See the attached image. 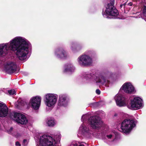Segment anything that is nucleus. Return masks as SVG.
Masks as SVG:
<instances>
[{
	"mask_svg": "<svg viewBox=\"0 0 146 146\" xmlns=\"http://www.w3.org/2000/svg\"><path fill=\"white\" fill-rule=\"evenodd\" d=\"M88 128L85 126L84 124H82L80 127L79 133H86L88 132Z\"/></svg>",
	"mask_w": 146,
	"mask_h": 146,
	"instance_id": "22",
	"label": "nucleus"
},
{
	"mask_svg": "<svg viewBox=\"0 0 146 146\" xmlns=\"http://www.w3.org/2000/svg\"><path fill=\"white\" fill-rule=\"evenodd\" d=\"M28 141L27 140L24 139L23 141V144L24 145H26L28 144Z\"/></svg>",
	"mask_w": 146,
	"mask_h": 146,
	"instance_id": "28",
	"label": "nucleus"
},
{
	"mask_svg": "<svg viewBox=\"0 0 146 146\" xmlns=\"http://www.w3.org/2000/svg\"><path fill=\"white\" fill-rule=\"evenodd\" d=\"M12 129H12V127H11V128H10V129H11V130H12Z\"/></svg>",
	"mask_w": 146,
	"mask_h": 146,
	"instance_id": "32",
	"label": "nucleus"
},
{
	"mask_svg": "<svg viewBox=\"0 0 146 146\" xmlns=\"http://www.w3.org/2000/svg\"><path fill=\"white\" fill-rule=\"evenodd\" d=\"M126 5V4H125L124 5V6H125V5Z\"/></svg>",
	"mask_w": 146,
	"mask_h": 146,
	"instance_id": "33",
	"label": "nucleus"
},
{
	"mask_svg": "<svg viewBox=\"0 0 146 146\" xmlns=\"http://www.w3.org/2000/svg\"><path fill=\"white\" fill-rule=\"evenodd\" d=\"M60 138L59 135H41L38 138L36 146H58Z\"/></svg>",
	"mask_w": 146,
	"mask_h": 146,
	"instance_id": "2",
	"label": "nucleus"
},
{
	"mask_svg": "<svg viewBox=\"0 0 146 146\" xmlns=\"http://www.w3.org/2000/svg\"><path fill=\"white\" fill-rule=\"evenodd\" d=\"M106 137L108 139H114L115 138V134L114 133L112 132L111 134H107Z\"/></svg>",
	"mask_w": 146,
	"mask_h": 146,
	"instance_id": "23",
	"label": "nucleus"
},
{
	"mask_svg": "<svg viewBox=\"0 0 146 146\" xmlns=\"http://www.w3.org/2000/svg\"><path fill=\"white\" fill-rule=\"evenodd\" d=\"M106 13L104 14L103 11L102 14L104 17L107 18V15L115 17L117 16L119 14L118 11L115 9L113 5L111 3L108 4L106 10Z\"/></svg>",
	"mask_w": 146,
	"mask_h": 146,
	"instance_id": "9",
	"label": "nucleus"
},
{
	"mask_svg": "<svg viewBox=\"0 0 146 146\" xmlns=\"http://www.w3.org/2000/svg\"><path fill=\"white\" fill-rule=\"evenodd\" d=\"M58 96L57 94L48 93L45 95V103L48 107L53 108L55 105Z\"/></svg>",
	"mask_w": 146,
	"mask_h": 146,
	"instance_id": "6",
	"label": "nucleus"
},
{
	"mask_svg": "<svg viewBox=\"0 0 146 146\" xmlns=\"http://www.w3.org/2000/svg\"><path fill=\"white\" fill-rule=\"evenodd\" d=\"M16 92L15 91V90L12 89L8 91V93L11 95H13L16 94Z\"/></svg>",
	"mask_w": 146,
	"mask_h": 146,
	"instance_id": "26",
	"label": "nucleus"
},
{
	"mask_svg": "<svg viewBox=\"0 0 146 146\" xmlns=\"http://www.w3.org/2000/svg\"><path fill=\"white\" fill-rule=\"evenodd\" d=\"M15 145L16 146H21V145L19 143V142L18 141L16 142Z\"/></svg>",
	"mask_w": 146,
	"mask_h": 146,
	"instance_id": "30",
	"label": "nucleus"
},
{
	"mask_svg": "<svg viewBox=\"0 0 146 146\" xmlns=\"http://www.w3.org/2000/svg\"><path fill=\"white\" fill-rule=\"evenodd\" d=\"M120 90H123L127 94H133L135 92V88L132 84L130 82L124 83L120 88Z\"/></svg>",
	"mask_w": 146,
	"mask_h": 146,
	"instance_id": "13",
	"label": "nucleus"
},
{
	"mask_svg": "<svg viewBox=\"0 0 146 146\" xmlns=\"http://www.w3.org/2000/svg\"><path fill=\"white\" fill-rule=\"evenodd\" d=\"M136 125L135 121L133 119H127L121 123V131L125 133H129Z\"/></svg>",
	"mask_w": 146,
	"mask_h": 146,
	"instance_id": "4",
	"label": "nucleus"
},
{
	"mask_svg": "<svg viewBox=\"0 0 146 146\" xmlns=\"http://www.w3.org/2000/svg\"><path fill=\"white\" fill-rule=\"evenodd\" d=\"M143 106L142 99L139 97H135L131 100L128 107L131 110H135L141 109Z\"/></svg>",
	"mask_w": 146,
	"mask_h": 146,
	"instance_id": "5",
	"label": "nucleus"
},
{
	"mask_svg": "<svg viewBox=\"0 0 146 146\" xmlns=\"http://www.w3.org/2000/svg\"><path fill=\"white\" fill-rule=\"evenodd\" d=\"M116 104L119 107L126 106L128 104L127 100L122 95L118 94L114 98Z\"/></svg>",
	"mask_w": 146,
	"mask_h": 146,
	"instance_id": "12",
	"label": "nucleus"
},
{
	"mask_svg": "<svg viewBox=\"0 0 146 146\" xmlns=\"http://www.w3.org/2000/svg\"><path fill=\"white\" fill-rule=\"evenodd\" d=\"M127 5L129 6H131L132 5V3H130L127 4Z\"/></svg>",
	"mask_w": 146,
	"mask_h": 146,
	"instance_id": "31",
	"label": "nucleus"
},
{
	"mask_svg": "<svg viewBox=\"0 0 146 146\" xmlns=\"http://www.w3.org/2000/svg\"><path fill=\"white\" fill-rule=\"evenodd\" d=\"M31 45L25 38L18 36L15 37L9 42L0 44V56L4 57L8 54L9 50L16 51V54L20 60H26Z\"/></svg>",
	"mask_w": 146,
	"mask_h": 146,
	"instance_id": "1",
	"label": "nucleus"
},
{
	"mask_svg": "<svg viewBox=\"0 0 146 146\" xmlns=\"http://www.w3.org/2000/svg\"><path fill=\"white\" fill-rule=\"evenodd\" d=\"M89 121L91 126L94 129L97 128L102 123V121L99 117L97 116L90 117Z\"/></svg>",
	"mask_w": 146,
	"mask_h": 146,
	"instance_id": "15",
	"label": "nucleus"
},
{
	"mask_svg": "<svg viewBox=\"0 0 146 146\" xmlns=\"http://www.w3.org/2000/svg\"><path fill=\"white\" fill-rule=\"evenodd\" d=\"M16 64L12 61H5L0 64V68L9 73H12L15 72Z\"/></svg>",
	"mask_w": 146,
	"mask_h": 146,
	"instance_id": "7",
	"label": "nucleus"
},
{
	"mask_svg": "<svg viewBox=\"0 0 146 146\" xmlns=\"http://www.w3.org/2000/svg\"><path fill=\"white\" fill-rule=\"evenodd\" d=\"M8 111V108L6 104L0 103V117H3L7 116Z\"/></svg>",
	"mask_w": 146,
	"mask_h": 146,
	"instance_id": "17",
	"label": "nucleus"
},
{
	"mask_svg": "<svg viewBox=\"0 0 146 146\" xmlns=\"http://www.w3.org/2000/svg\"><path fill=\"white\" fill-rule=\"evenodd\" d=\"M96 92L98 94H100V91L98 89H97L96 90Z\"/></svg>",
	"mask_w": 146,
	"mask_h": 146,
	"instance_id": "29",
	"label": "nucleus"
},
{
	"mask_svg": "<svg viewBox=\"0 0 146 146\" xmlns=\"http://www.w3.org/2000/svg\"><path fill=\"white\" fill-rule=\"evenodd\" d=\"M123 5H121V6H123Z\"/></svg>",
	"mask_w": 146,
	"mask_h": 146,
	"instance_id": "34",
	"label": "nucleus"
},
{
	"mask_svg": "<svg viewBox=\"0 0 146 146\" xmlns=\"http://www.w3.org/2000/svg\"><path fill=\"white\" fill-rule=\"evenodd\" d=\"M143 15L146 17V6H144L143 9Z\"/></svg>",
	"mask_w": 146,
	"mask_h": 146,
	"instance_id": "27",
	"label": "nucleus"
},
{
	"mask_svg": "<svg viewBox=\"0 0 146 146\" xmlns=\"http://www.w3.org/2000/svg\"><path fill=\"white\" fill-rule=\"evenodd\" d=\"M46 123L48 126L52 127L56 125V122L54 118H50L47 119Z\"/></svg>",
	"mask_w": 146,
	"mask_h": 146,
	"instance_id": "20",
	"label": "nucleus"
},
{
	"mask_svg": "<svg viewBox=\"0 0 146 146\" xmlns=\"http://www.w3.org/2000/svg\"><path fill=\"white\" fill-rule=\"evenodd\" d=\"M77 49L78 48H77L74 44H72L71 45L70 49L74 53L77 51Z\"/></svg>",
	"mask_w": 146,
	"mask_h": 146,
	"instance_id": "24",
	"label": "nucleus"
},
{
	"mask_svg": "<svg viewBox=\"0 0 146 146\" xmlns=\"http://www.w3.org/2000/svg\"><path fill=\"white\" fill-rule=\"evenodd\" d=\"M112 75V74L111 73L99 76L89 73L86 75L85 78L88 82L95 81L97 83H100L102 84H104L108 83L109 81L108 79Z\"/></svg>",
	"mask_w": 146,
	"mask_h": 146,
	"instance_id": "3",
	"label": "nucleus"
},
{
	"mask_svg": "<svg viewBox=\"0 0 146 146\" xmlns=\"http://www.w3.org/2000/svg\"><path fill=\"white\" fill-rule=\"evenodd\" d=\"M41 98L39 96L32 98L29 101V104L34 110H38L40 105Z\"/></svg>",
	"mask_w": 146,
	"mask_h": 146,
	"instance_id": "14",
	"label": "nucleus"
},
{
	"mask_svg": "<svg viewBox=\"0 0 146 146\" xmlns=\"http://www.w3.org/2000/svg\"><path fill=\"white\" fill-rule=\"evenodd\" d=\"M75 69V68L72 64H67L64 66L63 72L64 73L68 72H72L74 71Z\"/></svg>",
	"mask_w": 146,
	"mask_h": 146,
	"instance_id": "19",
	"label": "nucleus"
},
{
	"mask_svg": "<svg viewBox=\"0 0 146 146\" xmlns=\"http://www.w3.org/2000/svg\"><path fill=\"white\" fill-rule=\"evenodd\" d=\"M77 61L79 65L81 66H90L93 63L92 58L89 55L85 54L80 56L77 59Z\"/></svg>",
	"mask_w": 146,
	"mask_h": 146,
	"instance_id": "8",
	"label": "nucleus"
},
{
	"mask_svg": "<svg viewBox=\"0 0 146 146\" xmlns=\"http://www.w3.org/2000/svg\"><path fill=\"white\" fill-rule=\"evenodd\" d=\"M106 13L104 14L103 11L102 14L104 17L107 18V15L115 17L117 16L119 14L118 11L115 9L113 5L111 3L108 4L106 10Z\"/></svg>",
	"mask_w": 146,
	"mask_h": 146,
	"instance_id": "10",
	"label": "nucleus"
},
{
	"mask_svg": "<svg viewBox=\"0 0 146 146\" xmlns=\"http://www.w3.org/2000/svg\"><path fill=\"white\" fill-rule=\"evenodd\" d=\"M70 146H88V145L84 142L74 141L71 143Z\"/></svg>",
	"mask_w": 146,
	"mask_h": 146,
	"instance_id": "21",
	"label": "nucleus"
},
{
	"mask_svg": "<svg viewBox=\"0 0 146 146\" xmlns=\"http://www.w3.org/2000/svg\"><path fill=\"white\" fill-rule=\"evenodd\" d=\"M89 117L88 116L87 114H85L83 115L82 117L81 121L83 122H84L86 121V120Z\"/></svg>",
	"mask_w": 146,
	"mask_h": 146,
	"instance_id": "25",
	"label": "nucleus"
},
{
	"mask_svg": "<svg viewBox=\"0 0 146 146\" xmlns=\"http://www.w3.org/2000/svg\"><path fill=\"white\" fill-rule=\"evenodd\" d=\"M55 54L58 58L64 59L68 56L66 52L62 49L56 50L55 52Z\"/></svg>",
	"mask_w": 146,
	"mask_h": 146,
	"instance_id": "18",
	"label": "nucleus"
},
{
	"mask_svg": "<svg viewBox=\"0 0 146 146\" xmlns=\"http://www.w3.org/2000/svg\"><path fill=\"white\" fill-rule=\"evenodd\" d=\"M12 118L13 120L17 123L22 124H26L28 121L25 115L20 112L13 113Z\"/></svg>",
	"mask_w": 146,
	"mask_h": 146,
	"instance_id": "11",
	"label": "nucleus"
},
{
	"mask_svg": "<svg viewBox=\"0 0 146 146\" xmlns=\"http://www.w3.org/2000/svg\"><path fill=\"white\" fill-rule=\"evenodd\" d=\"M67 96L65 94H61L59 96V100L58 104V108L62 107H65L68 104L66 100Z\"/></svg>",
	"mask_w": 146,
	"mask_h": 146,
	"instance_id": "16",
	"label": "nucleus"
}]
</instances>
